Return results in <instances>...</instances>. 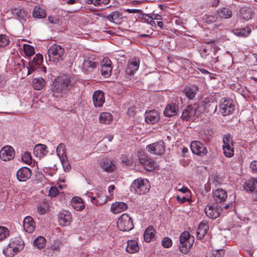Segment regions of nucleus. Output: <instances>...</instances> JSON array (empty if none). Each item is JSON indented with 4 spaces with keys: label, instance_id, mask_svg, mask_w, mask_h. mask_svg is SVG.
Instances as JSON below:
<instances>
[{
    "label": "nucleus",
    "instance_id": "f257e3e1",
    "mask_svg": "<svg viewBox=\"0 0 257 257\" xmlns=\"http://www.w3.org/2000/svg\"><path fill=\"white\" fill-rule=\"evenodd\" d=\"M74 81L71 77L67 75L59 77L53 83L51 88L53 96L58 98L61 97L63 94L66 93L73 87Z\"/></svg>",
    "mask_w": 257,
    "mask_h": 257
},
{
    "label": "nucleus",
    "instance_id": "f03ea898",
    "mask_svg": "<svg viewBox=\"0 0 257 257\" xmlns=\"http://www.w3.org/2000/svg\"><path fill=\"white\" fill-rule=\"evenodd\" d=\"M150 187V182L148 179L139 178L132 182L130 189L134 193L141 195L148 193Z\"/></svg>",
    "mask_w": 257,
    "mask_h": 257
},
{
    "label": "nucleus",
    "instance_id": "7ed1b4c3",
    "mask_svg": "<svg viewBox=\"0 0 257 257\" xmlns=\"http://www.w3.org/2000/svg\"><path fill=\"white\" fill-rule=\"evenodd\" d=\"M180 251L183 253H187L194 242V237L188 231H184L180 236Z\"/></svg>",
    "mask_w": 257,
    "mask_h": 257
},
{
    "label": "nucleus",
    "instance_id": "20e7f679",
    "mask_svg": "<svg viewBox=\"0 0 257 257\" xmlns=\"http://www.w3.org/2000/svg\"><path fill=\"white\" fill-rule=\"evenodd\" d=\"M201 112V107L195 104L193 105H188L183 110L181 118L184 120L188 121L194 116H198Z\"/></svg>",
    "mask_w": 257,
    "mask_h": 257
},
{
    "label": "nucleus",
    "instance_id": "39448f33",
    "mask_svg": "<svg viewBox=\"0 0 257 257\" xmlns=\"http://www.w3.org/2000/svg\"><path fill=\"white\" fill-rule=\"evenodd\" d=\"M117 227L123 231H128L134 228L132 219L127 214H123L118 219Z\"/></svg>",
    "mask_w": 257,
    "mask_h": 257
},
{
    "label": "nucleus",
    "instance_id": "423d86ee",
    "mask_svg": "<svg viewBox=\"0 0 257 257\" xmlns=\"http://www.w3.org/2000/svg\"><path fill=\"white\" fill-rule=\"evenodd\" d=\"M220 105L221 113L223 116H226L232 113L234 110V105L232 99L229 98H224Z\"/></svg>",
    "mask_w": 257,
    "mask_h": 257
},
{
    "label": "nucleus",
    "instance_id": "0eeeda50",
    "mask_svg": "<svg viewBox=\"0 0 257 257\" xmlns=\"http://www.w3.org/2000/svg\"><path fill=\"white\" fill-rule=\"evenodd\" d=\"M98 61L92 57L85 56L82 65V70L86 73L94 71L98 67Z\"/></svg>",
    "mask_w": 257,
    "mask_h": 257
},
{
    "label": "nucleus",
    "instance_id": "6e6552de",
    "mask_svg": "<svg viewBox=\"0 0 257 257\" xmlns=\"http://www.w3.org/2000/svg\"><path fill=\"white\" fill-rule=\"evenodd\" d=\"M147 150L152 154L161 156L164 154L165 149L163 141L150 144L147 146Z\"/></svg>",
    "mask_w": 257,
    "mask_h": 257
},
{
    "label": "nucleus",
    "instance_id": "1a4fd4ad",
    "mask_svg": "<svg viewBox=\"0 0 257 257\" xmlns=\"http://www.w3.org/2000/svg\"><path fill=\"white\" fill-rule=\"evenodd\" d=\"M201 103L202 105H199L201 107V111L206 110L211 115L214 114L216 111L217 103L216 101H210L209 99H206Z\"/></svg>",
    "mask_w": 257,
    "mask_h": 257
},
{
    "label": "nucleus",
    "instance_id": "9d476101",
    "mask_svg": "<svg viewBox=\"0 0 257 257\" xmlns=\"http://www.w3.org/2000/svg\"><path fill=\"white\" fill-rule=\"evenodd\" d=\"M191 149L193 154L199 156L205 155L207 153L206 147L200 141H193L191 144Z\"/></svg>",
    "mask_w": 257,
    "mask_h": 257
},
{
    "label": "nucleus",
    "instance_id": "9b49d317",
    "mask_svg": "<svg viewBox=\"0 0 257 257\" xmlns=\"http://www.w3.org/2000/svg\"><path fill=\"white\" fill-rule=\"evenodd\" d=\"M220 206L218 205L208 204L205 208L204 211L209 218L215 219L220 215Z\"/></svg>",
    "mask_w": 257,
    "mask_h": 257
},
{
    "label": "nucleus",
    "instance_id": "f8f14e48",
    "mask_svg": "<svg viewBox=\"0 0 257 257\" xmlns=\"http://www.w3.org/2000/svg\"><path fill=\"white\" fill-rule=\"evenodd\" d=\"M15 152L14 148L10 146L4 147L0 151V158L4 161H8L14 158Z\"/></svg>",
    "mask_w": 257,
    "mask_h": 257
},
{
    "label": "nucleus",
    "instance_id": "ddd939ff",
    "mask_svg": "<svg viewBox=\"0 0 257 257\" xmlns=\"http://www.w3.org/2000/svg\"><path fill=\"white\" fill-rule=\"evenodd\" d=\"M31 170L28 167H22L17 172V178L19 181L24 182L31 176Z\"/></svg>",
    "mask_w": 257,
    "mask_h": 257
},
{
    "label": "nucleus",
    "instance_id": "4468645a",
    "mask_svg": "<svg viewBox=\"0 0 257 257\" xmlns=\"http://www.w3.org/2000/svg\"><path fill=\"white\" fill-rule=\"evenodd\" d=\"M64 49H48V54L49 60L56 62L62 59V56L64 55Z\"/></svg>",
    "mask_w": 257,
    "mask_h": 257
},
{
    "label": "nucleus",
    "instance_id": "2eb2a0df",
    "mask_svg": "<svg viewBox=\"0 0 257 257\" xmlns=\"http://www.w3.org/2000/svg\"><path fill=\"white\" fill-rule=\"evenodd\" d=\"M59 224L63 226L69 225L71 222V216L68 211H64L58 215Z\"/></svg>",
    "mask_w": 257,
    "mask_h": 257
},
{
    "label": "nucleus",
    "instance_id": "dca6fc26",
    "mask_svg": "<svg viewBox=\"0 0 257 257\" xmlns=\"http://www.w3.org/2000/svg\"><path fill=\"white\" fill-rule=\"evenodd\" d=\"M179 110L178 105L174 103L168 104L164 111V114L166 117H172L177 115Z\"/></svg>",
    "mask_w": 257,
    "mask_h": 257
},
{
    "label": "nucleus",
    "instance_id": "f3484780",
    "mask_svg": "<svg viewBox=\"0 0 257 257\" xmlns=\"http://www.w3.org/2000/svg\"><path fill=\"white\" fill-rule=\"evenodd\" d=\"M198 89L199 87L196 85H190L184 88L183 92L187 98L192 99L195 97Z\"/></svg>",
    "mask_w": 257,
    "mask_h": 257
},
{
    "label": "nucleus",
    "instance_id": "a211bd4d",
    "mask_svg": "<svg viewBox=\"0 0 257 257\" xmlns=\"http://www.w3.org/2000/svg\"><path fill=\"white\" fill-rule=\"evenodd\" d=\"M104 93L102 91H95L93 95V101L96 107H101L104 102Z\"/></svg>",
    "mask_w": 257,
    "mask_h": 257
},
{
    "label": "nucleus",
    "instance_id": "6ab92c4d",
    "mask_svg": "<svg viewBox=\"0 0 257 257\" xmlns=\"http://www.w3.org/2000/svg\"><path fill=\"white\" fill-rule=\"evenodd\" d=\"M159 115L158 111L151 110L145 113V121L150 124H154L159 120Z\"/></svg>",
    "mask_w": 257,
    "mask_h": 257
},
{
    "label": "nucleus",
    "instance_id": "aec40b11",
    "mask_svg": "<svg viewBox=\"0 0 257 257\" xmlns=\"http://www.w3.org/2000/svg\"><path fill=\"white\" fill-rule=\"evenodd\" d=\"M23 227L25 230L28 233H32L35 230V222L31 216H28L24 218Z\"/></svg>",
    "mask_w": 257,
    "mask_h": 257
},
{
    "label": "nucleus",
    "instance_id": "412c9836",
    "mask_svg": "<svg viewBox=\"0 0 257 257\" xmlns=\"http://www.w3.org/2000/svg\"><path fill=\"white\" fill-rule=\"evenodd\" d=\"M244 190L249 192H257V178H251L243 184Z\"/></svg>",
    "mask_w": 257,
    "mask_h": 257
},
{
    "label": "nucleus",
    "instance_id": "4be33fe9",
    "mask_svg": "<svg viewBox=\"0 0 257 257\" xmlns=\"http://www.w3.org/2000/svg\"><path fill=\"white\" fill-rule=\"evenodd\" d=\"M227 196L226 192L222 189H218L214 192V199L216 203H221L225 201Z\"/></svg>",
    "mask_w": 257,
    "mask_h": 257
},
{
    "label": "nucleus",
    "instance_id": "5701e85b",
    "mask_svg": "<svg viewBox=\"0 0 257 257\" xmlns=\"http://www.w3.org/2000/svg\"><path fill=\"white\" fill-rule=\"evenodd\" d=\"M9 244L18 251L23 249L24 247V241L20 237H16L12 238Z\"/></svg>",
    "mask_w": 257,
    "mask_h": 257
},
{
    "label": "nucleus",
    "instance_id": "b1692460",
    "mask_svg": "<svg viewBox=\"0 0 257 257\" xmlns=\"http://www.w3.org/2000/svg\"><path fill=\"white\" fill-rule=\"evenodd\" d=\"M100 166L103 170L108 172H112L115 168V165L112 161L108 159H102L100 162Z\"/></svg>",
    "mask_w": 257,
    "mask_h": 257
},
{
    "label": "nucleus",
    "instance_id": "393cba45",
    "mask_svg": "<svg viewBox=\"0 0 257 257\" xmlns=\"http://www.w3.org/2000/svg\"><path fill=\"white\" fill-rule=\"evenodd\" d=\"M251 29L246 27L241 29H233L232 33L237 37L245 38L247 37L251 33Z\"/></svg>",
    "mask_w": 257,
    "mask_h": 257
},
{
    "label": "nucleus",
    "instance_id": "a878e982",
    "mask_svg": "<svg viewBox=\"0 0 257 257\" xmlns=\"http://www.w3.org/2000/svg\"><path fill=\"white\" fill-rule=\"evenodd\" d=\"M127 207V205L124 202H115L112 204L111 210L114 213H119L126 209Z\"/></svg>",
    "mask_w": 257,
    "mask_h": 257
},
{
    "label": "nucleus",
    "instance_id": "bb28decb",
    "mask_svg": "<svg viewBox=\"0 0 257 257\" xmlns=\"http://www.w3.org/2000/svg\"><path fill=\"white\" fill-rule=\"evenodd\" d=\"M208 229L209 226L206 223L201 222L198 225L196 232L197 238L201 239L203 238L207 233Z\"/></svg>",
    "mask_w": 257,
    "mask_h": 257
},
{
    "label": "nucleus",
    "instance_id": "cd10ccee",
    "mask_svg": "<svg viewBox=\"0 0 257 257\" xmlns=\"http://www.w3.org/2000/svg\"><path fill=\"white\" fill-rule=\"evenodd\" d=\"M155 230L152 226H149L147 227L144 233V238L146 242H150L154 237Z\"/></svg>",
    "mask_w": 257,
    "mask_h": 257
},
{
    "label": "nucleus",
    "instance_id": "c85d7f7f",
    "mask_svg": "<svg viewBox=\"0 0 257 257\" xmlns=\"http://www.w3.org/2000/svg\"><path fill=\"white\" fill-rule=\"evenodd\" d=\"M32 85L35 89L40 90L45 86V81L41 77L35 78L32 81Z\"/></svg>",
    "mask_w": 257,
    "mask_h": 257
},
{
    "label": "nucleus",
    "instance_id": "c756f323",
    "mask_svg": "<svg viewBox=\"0 0 257 257\" xmlns=\"http://www.w3.org/2000/svg\"><path fill=\"white\" fill-rule=\"evenodd\" d=\"M125 250L130 253H134L139 250V247L137 242L134 240H130L127 242Z\"/></svg>",
    "mask_w": 257,
    "mask_h": 257
},
{
    "label": "nucleus",
    "instance_id": "7c9ffc66",
    "mask_svg": "<svg viewBox=\"0 0 257 257\" xmlns=\"http://www.w3.org/2000/svg\"><path fill=\"white\" fill-rule=\"evenodd\" d=\"M33 16L39 19L45 18L46 16V11L40 7L36 6L33 10Z\"/></svg>",
    "mask_w": 257,
    "mask_h": 257
},
{
    "label": "nucleus",
    "instance_id": "2f4dec72",
    "mask_svg": "<svg viewBox=\"0 0 257 257\" xmlns=\"http://www.w3.org/2000/svg\"><path fill=\"white\" fill-rule=\"evenodd\" d=\"M47 147L46 145L43 144H38L35 146L34 152L36 153L37 155H39V157L46 155L48 152L47 151Z\"/></svg>",
    "mask_w": 257,
    "mask_h": 257
},
{
    "label": "nucleus",
    "instance_id": "473e14b6",
    "mask_svg": "<svg viewBox=\"0 0 257 257\" xmlns=\"http://www.w3.org/2000/svg\"><path fill=\"white\" fill-rule=\"evenodd\" d=\"M12 13L14 16L20 20H23L27 17V13L24 9L15 8L12 10Z\"/></svg>",
    "mask_w": 257,
    "mask_h": 257
},
{
    "label": "nucleus",
    "instance_id": "72a5a7b5",
    "mask_svg": "<svg viewBox=\"0 0 257 257\" xmlns=\"http://www.w3.org/2000/svg\"><path fill=\"white\" fill-rule=\"evenodd\" d=\"M112 120V116L110 113L103 112L100 114L99 121L102 123L109 124Z\"/></svg>",
    "mask_w": 257,
    "mask_h": 257
},
{
    "label": "nucleus",
    "instance_id": "f704fd0d",
    "mask_svg": "<svg viewBox=\"0 0 257 257\" xmlns=\"http://www.w3.org/2000/svg\"><path fill=\"white\" fill-rule=\"evenodd\" d=\"M218 16L222 19H228L232 16V12L225 8H222L218 11Z\"/></svg>",
    "mask_w": 257,
    "mask_h": 257
},
{
    "label": "nucleus",
    "instance_id": "c9c22d12",
    "mask_svg": "<svg viewBox=\"0 0 257 257\" xmlns=\"http://www.w3.org/2000/svg\"><path fill=\"white\" fill-rule=\"evenodd\" d=\"M46 244V239L43 236H40L35 238L34 240V245L37 248L41 249L43 248Z\"/></svg>",
    "mask_w": 257,
    "mask_h": 257
},
{
    "label": "nucleus",
    "instance_id": "e433bc0d",
    "mask_svg": "<svg viewBox=\"0 0 257 257\" xmlns=\"http://www.w3.org/2000/svg\"><path fill=\"white\" fill-rule=\"evenodd\" d=\"M19 251L15 250L12 246L9 245L4 249L3 252L6 257H13Z\"/></svg>",
    "mask_w": 257,
    "mask_h": 257
},
{
    "label": "nucleus",
    "instance_id": "4c0bfd02",
    "mask_svg": "<svg viewBox=\"0 0 257 257\" xmlns=\"http://www.w3.org/2000/svg\"><path fill=\"white\" fill-rule=\"evenodd\" d=\"M223 150L224 155L226 157H231L234 154V148L233 146H223Z\"/></svg>",
    "mask_w": 257,
    "mask_h": 257
},
{
    "label": "nucleus",
    "instance_id": "58836bf2",
    "mask_svg": "<svg viewBox=\"0 0 257 257\" xmlns=\"http://www.w3.org/2000/svg\"><path fill=\"white\" fill-rule=\"evenodd\" d=\"M43 61V57L42 54H37L33 58L31 63L36 65H40Z\"/></svg>",
    "mask_w": 257,
    "mask_h": 257
},
{
    "label": "nucleus",
    "instance_id": "ea45409f",
    "mask_svg": "<svg viewBox=\"0 0 257 257\" xmlns=\"http://www.w3.org/2000/svg\"><path fill=\"white\" fill-rule=\"evenodd\" d=\"M100 71L101 74L103 77H104L105 78H107L110 75L112 71V67H106L104 66H101Z\"/></svg>",
    "mask_w": 257,
    "mask_h": 257
},
{
    "label": "nucleus",
    "instance_id": "a19ab883",
    "mask_svg": "<svg viewBox=\"0 0 257 257\" xmlns=\"http://www.w3.org/2000/svg\"><path fill=\"white\" fill-rule=\"evenodd\" d=\"M37 211L40 215H43L46 213L48 209V205L47 203H45L43 204L38 205L37 206Z\"/></svg>",
    "mask_w": 257,
    "mask_h": 257
},
{
    "label": "nucleus",
    "instance_id": "79ce46f5",
    "mask_svg": "<svg viewBox=\"0 0 257 257\" xmlns=\"http://www.w3.org/2000/svg\"><path fill=\"white\" fill-rule=\"evenodd\" d=\"M242 18L245 20H248L251 18V12L250 10L241 9L240 10Z\"/></svg>",
    "mask_w": 257,
    "mask_h": 257
},
{
    "label": "nucleus",
    "instance_id": "37998d69",
    "mask_svg": "<svg viewBox=\"0 0 257 257\" xmlns=\"http://www.w3.org/2000/svg\"><path fill=\"white\" fill-rule=\"evenodd\" d=\"M9 42V38L6 35L0 34V47H6Z\"/></svg>",
    "mask_w": 257,
    "mask_h": 257
},
{
    "label": "nucleus",
    "instance_id": "c03bdc74",
    "mask_svg": "<svg viewBox=\"0 0 257 257\" xmlns=\"http://www.w3.org/2000/svg\"><path fill=\"white\" fill-rule=\"evenodd\" d=\"M155 162L153 160L150 158L148 162L145 164L144 167L145 169L149 171H152L155 168Z\"/></svg>",
    "mask_w": 257,
    "mask_h": 257
},
{
    "label": "nucleus",
    "instance_id": "a18cd8bd",
    "mask_svg": "<svg viewBox=\"0 0 257 257\" xmlns=\"http://www.w3.org/2000/svg\"><path fill=\"white\" fill-rule=\"evenodd\" d=\"M9 234V230L4 226H0V240L6 238Z\"/></svg>",
    "mask_w": 257,
    "mask_h": 257
},
{
    "label": "nucleus",
    "instance_id": "49530a36",
    "mask_svg": "<svg viewBox=\"0 0 257 257\" xmlns=\"http://www.w3.org/2000/svg\"><path fill=\"white\" fill-rule=\"evenodd\" d=\"M22 159L26 163H31L32 159L31 153L27 152H24L22 154Z\"/></svg>",
    "mask_w": 257,
    "mask_h": 257
},
{
    "label": "nucleus",
    "instance_id": "de8ad7c7",
    "mask_svg": "<svg viewBox=\"0 0 257 257\" xmlns=\"http://www.w3.org/2000/svg\"><path fill=\"white\" fill-rule=\"evenodd\" d=\"M223 146H233V142L230 135H226L224 136L223 139Z\"/></svg>",
    "mask_w": 257,
    "mask_h": 257
},
{
    "label": "nucleus",
    "instance_id": "09e8293b",
    "mask_svg": "<svg viewBox=\"0 0 257 257\" xmlns=\"http://www.w3.org/2000/svg\"><path fill=\"white\" fill-rule=\"evenodd\" d=\"M199 52L202 58H207L212 53L214 54V51L213 52L212 49H200Z\"/></svg>",
    "mask_w": 257,
    "mask_h": 257
},
{
    "label": "nucleus",
    "instance_id": "8fccbe9b",
    "mask_svg": "<svg viewBox=\"0 0 257 257\" xmlns=\"http://www.w3.org/2000/svg\"><path fill=\"white\" fill-rule=\"evenodd\" d=\"M172 241L171 238L168 237H164L162 240V245L165 248H169L172 246Z\"/></svg>",
    "mask_w": 257,
    "mask_h": 257
},
{
    "label": "nucleus",
    "instance_id": "3c124183",
    "mask_svg": "<svg viewBox=\"0 0 257 257\" xmlns=\"http://www.w3.org/2000/svg\"><path fill=\"white\" fill-rule=\"evenodd\" d=\"M56 152L57 155H63L66 153V148L64 144H60L57 148Z\"/></svg>",
    "mask_w": 257,
    "mask_h": 257
},
{
    "label": "nucleus",
    "instance_id": "603ef678",
    "mask_svg": "<svg viewBox=\"0 0 257 257\" xmlns=\"http://www.w3.org/2000/svg\"><path fill=\"white\" fill-rule=\"evenodd\" d=\"M140 63V59L138 58L134 57L129 61L128 64H131V67H135L139 69Z\"/></svg>",
    "mask_w": 257,
    "mask_h": 257
},
{
    "label": "nucleus",
    "instance_id": "864d4df0",
    "mask_svg": "<svg viewBox=\"0 0 257 257\" xmlns=\"http://www.w3.org/2000/svg\"><path fill=\"white\" fill-rule=\"evenodd\" d=\"M138 70V68L135 67H131V64H128L125 70L126 73L129 76H132L134 73Z\"/></svg>",
    "mask_w": 257,
    "mask_h": 257
},
{
    "label": "nucleus",
    "instance_id": "5fc2aeb1",
    "mask_svg": "<svg viewBox=\"0 0 257 257\" xmlns=\"http://www.w3.org/2000/svg\"><path fill=\"white\" fill-rule=\"evenodd\" d=\"M151 158L146 154H143L139 158L140 163L143 166L148 162Z\"/></svg>",
    "mask_w": 257,
    "mask_h": 257
},
{
    "label": "nucleus",
    "instance_id": "6e6d98bb",
    "mask_svg": "<svg viewBox=\"0 0 257 257\" xmlns=\"http://www.w3.org/2000/svg\"><path fill=\"white\" fill-rule=\"evenodd\" d=\"M59 193V190L56 187H51L49 191V195L52 197H56Z\"/></svg>",
    "mask_w": 257,
    "mask_h": 257
},
{
    "label": "nucleus",
    "instance_id": "4d7b16f0",
    "mask_svg": "<svg viewBox=\"0 0 257 257\" xmlns=\"http://www.w3.org/2000/svg\"><path fill=\"white\" fill-rule=\"evenodd\" d=\"M17 45L20 48H34L33 46L25 43L24 40L19 41L17 43Z\"/></svg>",
    "mask_w": 257,
    "mask_h": 257
},
{
    "label": "nucleus",
    "instance_id": "13d9d810",
    "mask_svg": "<svg viewBox=\"0 0 257 257\" xmlns=\"http://www.w3.org/2000/svg\"><path fill=\"white\" fill-rule=\"evenodd\" d=\"M72 205L74 209L77 211H80L84 208V204L83 202H80V203L76 204V203H72Z\"/></svg>",
    "mask_w": 257,
    "mask_h": 257
},
{
    "label": "nucleus",
    "instance_id": "bf43d9fd",
    "mask_svg": "<svg viewBox=\"0 0 257 257\" xmlns=\"http://www.w3.org/2000/svg\"><path fill=\"white\" fill-rule=\"evenodd\" d=\"M111 64L112 63L110 60L109 58L105 57L103 59L101 66H104L106 67H112Z\"/></svg>",
    "mask_w": 257,
    "mask_h": 257
},
{
    "label": "nucleus",
    "instance_id": "052dcab7",
    "mask_svg": "<svg viewBox=\"0 0 257 257\" xmlns=\"http://www.w3.org/2000/svg\"><path fill=\"white\" fill-rule=\"evenodd\" d=\"M250 168L252 172H257V161H253L250 164Z\"/></svg>",
    "mask_w": 257,
    "mask_h": 257
},
{
    "label": "nucleus",
    "instance_id": "680f3d73",
    "mask_svg": "<svg viewBox=\"0 0 257 257\" xmlns=\"http://www.w3.org/2000/svg\"><path fill=\"white\" fill-rule=\"evenodd\" d=\"M110 2V0H96V6L102 7L105 6L108 4Z\"/></svg>",
    "mask_w": 257,
    "mask_h": 257
},
{
    "label": "nucleus",
    "instance_id": "e2e57ef3",
    "mask_svg": "<svg viewBox=\"0 0 257 257\" xmlns=\"http://www.w3.org/2000/svg\"><path fill=\"white\" fill-rule=\"evenodd\" d=\"M25 54L28 57L31 56L35 54V49H23Z\"/></svg>",
    "mask_w": 257,
    "mask_h": 257
},
{
    "label": "nucleus",
    "instance_id": "0e129e2a",
    "mask_svg": "<svg viewBox=\"0 0 257 257\" xmlns=\"http://www.w3.org/2000/svg\"><path fill=\"white\" fill-rule=\"evenodd\" d=\"M59 244L58 243H55L51 245L49 249L53 251L59 252Z\"/></svg>",
    "mask_w": 257,
    "mask_h": 257
},
{
    "label": "nucleus",
    "instance_id": "69168bd1",
    "mask_svg": "<svg viewBox=\"0 0 257 257\" xmlns=\"http://www.w3.org/2000/svg\"><path fill=\"white\" fill-rule=\"evenodd\" d=\"M60 160L61 161V164L65 163V162H68L67 157L66 156V154L58 155Z\"/></svg>",
    "mask_w": 257,
    "mask_h": 257
},
{
    "label": "nucleus",
    "instance_id": "338daca9",
    "mask_svg": "<svg viewBox=\"0 0 257 257\" xmlns=\"http://www.w3.org/2000/svg\"><path fill=\"white\" fill-rule=\"evenodd\" d=\"M63 168L65 171H68L71 169V166L69 162H65V163L62 164Z\"/></svg>",
    "mask_w": 257,
    "mask_h": 257
},
{
    "label": "nucleus",
    "instance_id": "774afa93",
    "mask_svg": "<svg viewBox=\"0 0 257 257\" xmlns=\"http://www.w3.org/2000/svg\"><path fill=\"white\" fill-rule=\"evenodd\" d=\"M224 254V252L222 249H218L216 251V253L215 254L214 257H223Z\"/></svg>",
    "mask_w": 257,
    "mask_h": 257
}]
</instances>
